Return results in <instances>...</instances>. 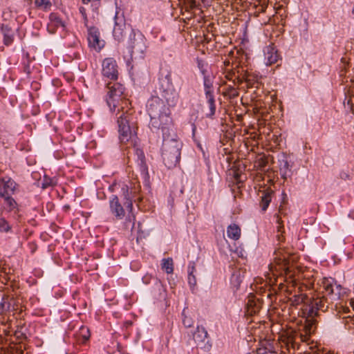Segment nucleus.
<instances>
[{
  "instance_id": "473e14b6",
  "label": "nucleus",
  "mask_w": 354,
  "mask_h": 354,
  "mask_svg": "<svg viewBox=\"0 0 354 354\" xmlns=\"http://www.w3.org/2000/svg\"><path fill=\"white\" fill-rule=\"evenodd\" d=\"M245 80L248 86H253L254 82H256L255 77L250 74H247L245 75Z\"/></svg>"
},
{
  "instance_id": "b1692460",
  "label": "nucleus",
  "mask_w": 354,
  "mask_h": 354,
  "mask_svg": "<svg viewBox=\"0 0 354 354\" xmlns=\"http://www.w3.org/2000/svg\"><path fill=\"white\" fill-rule=\"evenodd\" d=\"M195 270L194 263H190L188 267V282L191 286H194L196 284V279L194 274Z\"/></svg>"
},
{
  "instance_id": "c85d7f7f",
  "label": "nucleus",
  "mask_w": 354,
  "mask_h": 354,
  "mask_svg": "<svg viewBox=\"0 0 354 354\" xmlns=\"http://www.w3.org/2000/svg\"><path fill=\"white\" fill-rule=\"evenodd\" d=\"M78 335L82 337V342H85L90 337L89 329L86 326H82L79 330Z\"/></svg>"
},
{
  "instance_id": "4be33fe9",
  "label": "nucleus",
  "mask_w": 354,
  "mask_h": 354,
  "mask_svg": "<svg viewBox=\"0 0 354 354\" xmlns=\"http://www.w3.org/2000/svg\"><path fill=\"white\" fill-rule=\"evenodd\" d=\"M161 268L167 274H171L174 272V261L171 258L163 259L161 263Z\"/></svg>"
},
{
  "instance_id": "2eb2a0df",
  "label": "nucleus",
  "mask_w": 354,
  "mask_h": 354,
  "mask_svg": "<svg viewBox=\"0 0 354 354\" xmlns=\"http://www.w3.org/2000/svg\"><path fill=\"white\" fill-rule=\"evenodd\" d=\"M50 21L48 24L47 29L48 31L53 34L59 28H64V25L61 19L59 17L57 14L51 13L49 16Z\"/></svg>"
},
{
  "instance_id": "bb28decb",
  "label": "nucleus",
  "mask_w": 354,
  "mask_h": 354,
  "mask_svg": "<svg viewBox=\"0 0 354 354\" xmlns=\"http://www.w3.org/2000/svg\"><path fill=\"white\" fill-rule=\"evenodd\" d=\"M3 43L5 45L8 46L11 44L13 41V34L11 32V31L7 28L3 29Z\"/></svg>"
},
{
  "instance_id": "423d86ee",
  "label": "nucleus",
  "mask_w": 354,
  "mask_h": 354,
  "mask_svg": "<svg viewBox=\"0 0 354 354\" xmlns=\"http://www.w3.org/2000/svg\"><path fill=\"white\" fill-rule=\"evenodd\" d=\"M140 190V185L139 183H137L136 185H134L133 187H131L130 190L127 186L126 192L124 193L126 201L124 203V205L126 207V209L129 212L126 226L127 227H130L131 229L134 227L136 221V217L132 213L133 201L140 203L142 199V197L138 196Z\"/></svg>"
},
{
  "instance_id": "a19ab883",
  "label": "nucleus",
  "mask_w": 354,
  "mask_h": 354,
  "mask_svg": "<svg viewBox=\"0 0 354 354\" xmlns=\"http://www.w3.org/2000/svg\"><path fill=\"white\" fill-rule=\"evenodd\" d=\"M348 318H349L351 321H353V324H354V317H348Z\"/></svg>"
},
{
  "instance_id": "c9c22d12",
  "label": "nucleus",
  "mask_w": 354,
  "mask_h": 354,
  "mask_svg": "<svg viewBox=\"0 0 354 354\" xmlns=\"http://www.w3.org/2000/svg\"><path fill=\"white\" fill-rule=\"evenodd\" d=\"M91 0H82V2L84 3V4H87L89 2H91Z\"/></svg>"
},
{
  "instance_id": "f03ea898",
  "label": "nucleus",
  "mask_w": 354,
  "mask_h": 354,
  "mask_svg": "<svg viewBox=\"0 0 354 354\" xmlns=\"http://www.w3.org/2000/svg\"><path fill=\"white\" fill-rule=\"evenodd\" d=\"M297 259L298 257L295 254L288 253L281 248L275 250L267 278L271 280L272 277H276L275 281H277L281 277H285L286 281L290 279V282H295L299 279V274L302 272V268L297 264Z\"/></svg>"
},
{
  "instance_id": "f8f14e48",
  "label": "nucleus",
  "mask_w": 354,
  "mask_h": 354,
  "mask_svg": "<svg viewBox=\"0 0 354 354\" xmlns=\"http://www.w3.org/2000/svg\"><path fill=\"white\" fill-rule=\"evenodd\" d=\"M147 49L146 38L143 35H134L131 45L132 53L143 54Z\"/></svg>"
},
{
  "instance_id": "f257e3e1",
  "label": "nucleus",
  "mask_w": 354,
  "mask_h": 354,
  "mask_svg": "<svg viewBox=\"0 0 354 354\" xmlns=\"http://www.w3.org/2000/svg\"><path fill=\"white\" fill-rule=\"evenodd\" d=\"M106 102L113 111L118 109L117 123L119 138L122 143L134 145L137 138V124L134 120L133 111L131 109L124 110L128 100L123 96L124 88L120 83H109Z\"/></svg>"
},
{
  "instance_id": "58836bf2",
  "label": "nucleus",
  "mask_w": 354,
  "mask_h": 354,
  "mask_svg": "<svg viewBox=\"0 0 354 354\" xmlns=\"http://www.w3.org/2000/svg\"><path fill=\"white\" fill-rule=\"evenodd\" d=\"M348 104H351V105L353 106V100L352 99L349 100L348 101Z\"/></svg>"
},
{
  "instance_id": "e433bc0d",
  "label": "nucleus",
  "mask_w": 354,
  "mask_h": 354,
  "mask_svg": "<svg viewBox=\"0 0 354 354\" xmlns=\"http://www.w3.org/2000/svg\"><path fill=\"white\" fill-rule=\"evenodd\" d=\"M50 183H46L43 185V188H46L47 186L50 185Z\"/></svg>"
},
{
  "instance_id": "7ed1b4c3",
  "label": "nucleus",
  "mask_w": 354,
  "mask_h": 354,
  "mask_svg": "<svg viewBox=\"0 0 354 354\" xmlns=\"http://www.w3.org/2000/svg\"><path fill=\"white\" fill-rule=\"evenodd\" d=\"M322 289V297H317L309 301V304L304 310L308 311L310 316L317 315L318 310L324 312L329 306H332L335 301H339L344 296L345 292L344 288L337 284L332 278H324L320 285Z\"/></svg>"
},
{
  "instance_id": "c756f323",
  "label": "nucleus",
  "mask_w": 354,
  "mask_h": 354,
  "mask_svg": "<svg viewBox=\"0 0 354 354\" xmlns=\"http://www.w3.org/2000/svg\"><path fill=\"white\" fill-rule=\"evenodd\" d=\"M12 227L9 223L3 217H0V232H8L11 230Z\"/></svg>"
},
{
  "instance_id": "4468645a",
  "label": "nucleus",
  "mask_w": 354,
  "mask_h": 354,
  "mask_svg": "<svg viewBox=\"0 0 354 354\" xmlns=\"http://www.w3.org/2000/svg\"><path fill=\"white\" fill-rule=\"evenodd\" d=\"M193 338L198 346L205 348L206 342H208V334L203 327L198 326L196 331L193 334Z\"/></svg>"
},
{
  "instance_id": "ddd939ff",
  "label": "nucleus",
  "mask_w": 354,
  "mask_h": 354,
  "mask_svg": "<svg viewBox=\"0 0 354 354\" xmlns=\"http://www.w3.org/2000/svg\"><path fill=\"white\" fill-rule=\"evenodd\" d=\"M109 206L111 213L118 218L122 219L125 216V209L122 206L118 196H113L109 201Z\"/></svg>"
},
{
  "instance_id": "0eeeda50",
  "label": "nucleus",
  "mask_w": 354,
  "mask_h": 354,
  "mask_svg": "<svg viewBox=\"0 0 354 354\" xmlns=\"http://www.w3.org/2000/svg\"><path fill=\"white\" fill-rule=\"evenodd\" d=\"M162 97L166 100L168 106H174L179 99V93L177 92L169 76L161 80L160 88Z\"/></svg>"
},
{
  "instance_id": "aec40b11",
  "label": "nucleus",
  "mask_w": 354,
  "mask_h": 354,
  "mask_svg": "<svg viewBox=\"0 0 354 354\" xmlns=\"http://www.w3.org/2000/svg\"><path fill=\"white\" fill-rule=\"evenodd\" d=\"M290 301L293 306H298L304 304L306 306L305 308H306L307 306L309 304L308 303L310 299L305 294L300 293L298 295H294L291 298H290Z\"/></svg>"
},
{
  "instance_id": "cd10ccee",
  "label": "nucleus",
  "mask_w": 354,
  "mask_h": 354,
  "mask_svg": "<svg viewBox=\"0 0 354 354\" xmlns=\"http://www.w3.org/2000/svg\"><path fill=\"white\" fill-rule=\"evenodd\" d=\"M5 201V204L7 205L8 210L12 211L17 207V203L15 199L11 197V195L3 197Z\"/></svg>"
},
{
  "instance_id": "a878e982",
  "label": "nucleus",
  "mask_w": 354,
  "mask_h": 354,
  "mask_svg": "<svg viewBox=\"0 0 354 354\" xmlns=\"http://www.w3.org/2000/svg\"><path fill=\"white\" fill-rule=\"evenodd\" d=\"M282 345H285L287 350H290V348H295V343L293 340V338L290 336L283 337L282 339Z\"/></svg>"
},
{
  "instance_id": "5701e85b",
  "label": "nucleus",
  "mask_w": 354,
  "mask_h": 354,
  "mask_svg": "<svg viewBox=\"0 0 354 354\" xmlns=\"http://www.w3.org/2000/svg\"><path fill=\"white\" fill-rule=\"evenodd\" d=\"M34 3L36 8L44 11L50 10L52 6L49 0H35Z\"/></svg>"
},
{
  "instance_id": "6ab92c4d",
  "label": "nucleus",
  "mask_w": 354,
  "mask_h": 354,
  "mask_svg": "<svg viewBox=\"0 0 354 354\" xmlns=\"http://www.w3.org/2000/svg\"><path fill=\"white\" fill-rule=\"evenodd\" d=\"M257 354H277L272 344L267 341L261 342L257 348Z\"/></svg>"
},
{
  "instance_id": "ea45409f",
  "label": "nucleus",
  "mask_w": 354,
  "mask_h": 354,
  "mask_svg": "<svg viewBox=\"0 0 354 354\" xmlns=\"http://www.w3.org/2000/svg\"><path fill=\"white\" fill-rule=\"evenodd\" d=\"M348 307H345V308H344V313H346V312H348Z\"/></svg>"
},
{
  "instance_id": "dca6fc26",
  "label": "nucleus",
  "mask_w": 354,
  "mask_h": 354,
  "mask_svg": "<svg viewBox=\"0 0 354 354\" xmlns=\"http://www.w3.org/2000/svg\"><path fill=\"white\" fill-rule=\"evenodd\" d=\"M273 194L274 192L269 188H267L265 190L262 191V194L260 196L261 201L259 203L262 212H264L268 209L270 203L272 201Z\"/></svg>"
},
{
  "instance_id": "a211bd4d",
  "label": "nucleus",
  "mask_w": 354,
  "mask_h": 354,
  "mask_svg": "<svg viewBox=\"0 0 354 354\" xmlns=\"http://www.w3.org/2000/svg\"><path fill=\"white\" fill-rule=\"evenodd\" d=\"M125 28L126 25L124 23H118L115 22V26L113 30V35L115 39L118 41H121L124 39L125 36Z\"/></svg>"
},
{
  "instance_id": "9d476101",
  "label": "nucleus",
  "mask_w": 354,
  "mask_h": 354,
  "mask_svg": "<svg viewBox=\"0 0 354 354\" xmlns=\"http://www.w3.org/2000/svg\"><path fill=\"white\" fill-rule=\"evenodd\" d=\"M205 97L207 101L209 111L206 113L207 117H212L216 112V105L212 86L205 79L204 82Z\"/></svg>"
},
{
  "instance_id": "f704fd0d",
  "label": "nucleus",
  "mask_w": 354,
  "mask_h": 354,
  "mask_svg": "<svg viewBox=\"0 0 354 354\" xmlns=\"http://www.w3.org/2000/svg\"><path fill=\"white\" fill-rule=\"evenodd\" d=\"M350 306L353 308L354 310V299H351L349 301Z\"/></svg>"
},
{
  "instance_id": "20e7f679",
  "label": "nucleus",
  "mask_w": 354,
  "mask_h": 354,
  "mask_svg": "<svg viewBox=\"0 0 354 354\" xmlns=\"http://www.w3.org/2000/svg\"><path fill=\"white\" fill-rule=\"evenodd\" d=\"M147 110L153 127L161 129L162 131H169L172 125L171 111L162 99L156 96L151 97L147 102Z\"/></svg>"
},
{
  "instance_id": "393cba45",
  "label": "nucleus",
  "mask_w": 354,
  "mask_h": 354,
  "mask_svg": "<svg viewBox=\"0 0 354 354\" xmlns=\"http://www.w3.org/2000/svg\"><path fill=\"white\" fill-rule=\"evenodd\" d=\"M223 94L228 96L230 98H234L239 95V92L232 86L228 85L226 86L225 91L223 92Z\"/></svg>"
},
{
  "instance_id": "412c9836",
  "label": "nucleus",
  "mask_w": 354,
  "mask_h": 354,
  "mask_svg": "<svg viewBox=\"0 0 354 354\" xmlns=\"http://www.w3.org/2000/svg\"><path fill=\"white\" fill-rule=\"evenodd\" d=\"M265 56L266 64L268 65L275 64L278 61L279 57L277 51H274V49L270 47L267 48L266 52L265 53Z\"/></svg>"
},
{
  "instance_id": "39448f33",
  "label": "nucleus",
  "mask_w": 354,
  "mask_h": 354,
  "mask_svg": "<svg viewBox=\"0 0 354 354\" xmlns=\"http://www.w3.org/2000/svg\"><path fill=\"white\" fill-rule=\"evenodd\" d=\"M171 129L169 131H162L163 142L162 145V156L164 163L169 169L176 167L180 159L182 142L171 137Z\"/></svg>"
},
{
  "instance_id": "72a5a7b5",
  "label": "nucleus",
  "mask_w": 354,
  "mask_h": 354,
  "mask_svg": "<svg viewBox=\"0 0 354 354\" xmlns=\"http://www.w3.org/2000/svg\"><path fill=\"white\" fill-rule=\"evenodd\" d=\"M310 327H305V334L303 335L301 333L299 335V338L301 339V341L306 342L308 339V336L310 333Z\"/></svg>"
},
{
  "instance_id": "2f4dec72",
  "label": "nucleus",
  "mask_w": 354,
  "mask_h": 354,
  "mask_svg": "<svg viewBox=\"0 0 354 354\" xmlns=\"http://www.w3.org/2000/svg\"><path fill=\"white\" fill-rule=\"evenodd\" d=\"M183 315L184 317L183 319V323L184 326L187 328L192 326L194 322L190 317H188L185 315V310L183 313Z\"/></svg>"
},
{
  "instance_id": "6e6552de",
  "label": "nucleus",
  "mask_w": 354,
  "mask_h": 354,
  "mask_svg": "<svg viewBox=\"0 0 354 354\" xmlns=\"http://www.w3.org/2000/svg\"><path fill=\"white\" fill-rule=\"evenodd\" d=\"M102 73L103 76L110 80H116L118 79V64L113 57H107L102 61Z\"/></svg>"
},
{
  "instance_id": "4c0bfd02",
  "label": "nucleus",
  "mask_w": 354,
  "mask_h": 354,
  "mask_svg": "<svg viewBox=\"0 0 354 354\" xmlns=\"http://www.w3.org/2000/svg\"><path fill=\"white\" fill-rule=\"evenodd\" d=\"M351 14L354 16V2L351 10Z\"/></svg>"
},
{
  "instance_id": "9b49d317",
  "label": "nucleus",
  "mask_w": 354,
  "mask_h": 354,
  "mask_svg": "<svg viewBox=\"0 0 354 354\" xmlns=\"http://www.w3.org/2000/svg\"><path fill=\"white\" fill-rule=\"evenodd\" d=\"M16 183L9 178L0 179V197L12 195L16 189Z\"/></svg>"
},
{
  "instance_id": "7c9ffc66",
  "label": "nucleus",
  "mask_w": 354,
  "mask_h": 354,
  "mask_svg": "<svg viewBox=\"0 0 354 354\" xmlns=\"http://www.w3.org/2000/svg\"><path fill=\"white\" fill-rule=\"evenodd\" d=\"M277 222L279 224V225L277 227V239L278 241L281 242L284 240V238L281 234H279V232H281V229L283 227V226L281 225L282 221H281V218H279V215H277Z\"/></svg>"
},
{
  "instance_id": "1a4fd4ad",
  "label": "nucleus",
  "mask_w": 354,
  "mask_h": 354,
  "mask_svg": "<svg viewBox=\"0 0 354 354\" xmlns=\"http://www.w3.org/2000/svg\"><path fill=\"white\" fill-rule=\"evenodd\" d=\"M88 41L90 47L97 51L100 50L104 46V41L100 39L99 30L95 27L88 28Z\"/></svg>"
},
{
  "instance_id": "f3484780",
  "label": "nucleus",
  "mask_w": 354,
  "mask_h": 354,
  "mask_svg": "<svg viewBox=\"0 0 354 354\" xmlns=\"http://www.w3.org/2000/svg\"><path fill=\"white\" fill-rule=\"evenodd\" d=\"M226 234L229 239L237 241L241 237V230L238 225L232 223L227 227Z\"/></svg>"
}]
</instances>
